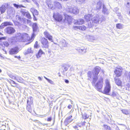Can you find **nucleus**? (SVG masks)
Here are the masks:
<instances>
[{
    "instance_id": "1",
    "label": "nucleus",
    "mask_w": 130,
    "mask_h": 130,
    "mask_svg": "<svg viewBox=\"0 0 130 130\" xmlns=\"http://www.w3.org/2000/svg\"><path fill=\"white\" fill-rule=\"evenodd\" d=\"M30 39V37L29 36L28 34L25 33H18L16 35V37H12L8 39V41H11L12 43L13 42H25L28 41Z\"/></svg>"
},
{
    "instance_id": "2",
    "label": "nucleus",
    "mask_w": 130,
    "mask_h": 130,
    "mask_svg": "<svg viewBox=\"0 0 130 130\" xmlns=\"http://www.w3.org/2000/svg\"><path fill=\"white\" fill-rule=\"evenodd\" d=\"M88 79L90 80L92 79V84L96 83L98 79L97 73H95L93 71H89L87 73Z\"/></svg>"
},
{
    "instance_id": "3",
    "label": "nucleus",
    "mask_w": 130,
    "mask_h": 130,
    "mask_svg": "<svg viewBox=\"0 0 130 130\" xmlns=\"http://www.w3.org/2000/svg\"><path fill=\"white\" fill-rule=\"evenodd\" d=\"M105 85L103 93L107 95H109L111 89V86L109 80L107 79L105 80Z\"/></svg>"
},
{
    "instance_id": "4",
    "label": "nucleus",
    "mask_w": 130,
    "mask_h": 130,
    "mask_svg": "<svg viewBox=\"0 0 130 130\" xmlns=\"http://www.w3.org/2000/svg\"><path fill=\"white\" fill-rule=\"evenodd\" d=\"M92 84L95 86L97 90H101L102 89L103 85V78L101 77H98L96 83Z\"/></svg>"
},
{
    "instance_id": "5",
    "label": "nucleus",
    "mask_w": 130,
    "mask_h": 130,
    "mask_svg": "<svg viewBox=\"0 0 130 130\" xmlns=\"http://www.w3.org/2000/svg\"><path fill=\"white\" fill-rule=\"evenodd\" d=\"M63 16L58 13H54L53 16V18L55 20L58 22H60L63 19Z\"/></svg>"
},
{
    "instance_id": "6",
    "label": "nucleus",
    "mask_w": 130,
    "mask_h": 130,
    "mask_svg": "<svg viewBox=\"0 0 130 130\" xmlns=\"http://www.w3.org/2000/svg\"><path fill=\"white\" fill-rule=\"evenodd\" d=\"M122 71V68L120 66H117L114 71V72L117 77L121 76Z\"/></svg>"
},
{
    "instance_id": "7",
    "label": "nucleus",
    "mask_w": 130,
    "mask_h": 130,
    "mask_svg": "<svg viewBox=\"0 0 130 130\" xmlns=\"http://www.w3.org/2000/svg\"><path fill=\"white\" fill-rule=\"evenodd\" d=\"M103 20L102 17H101L100 18V16L98 15H97L94 16L92 18L91 20L92 23H99V21H100L101 22Z\"/></svg>"
},
{
    "instance_id": "8",
    "label": "nucleus",
    "mask_w": 130,
    "mask_h": 130,
    "mask_svg": "<svg viewBox=\"0 0 130 130\" xmlns=\"http://www.w3.org/2000/svg\"><path fill=\"white\" fill-rule=\"evenodd\" d=\"M19 48L17 46H16L12 48L9 51V53L10 55H11L16 54L19 52Z\"/></svg>"
},
{
    "instance_id": "9",
    "label": "nucleus",
    "mask_w": 130,
    "mask_h": 130,
    "mask_svg": "<svg viewBox=\"0 0 130 130\" xmlns=\"http://www.w3.org/2000/svg\"><path fill=\"white\" fill-rule=\"evenodd\" d=\"M41 43L43 45V46L46 48L48 47V43L47 40L45 38H42L41 40Z\"/></svg>"
},
{
    "instance_id": "10",
    "label": "nucleus",
    "mask_w": 130,
    "mask_h": 130,
    "mask_svg": "<svg viewBox=\"0 0 130 130\" xmlns=\"http://www.w3.org/2000/svg\"><path fill=\"white\" fill-rule=\"evenodd\" d=\"M68 11L70 12L75 14H77L79 13L78 9L76 7L69 8Z\"/></svg>"
},
{
    "instance_id": "11",
    "label": "nucleus",
    "mask_w": 130,
    "mask_h": 130,
    "mask_svg": "<svg viewBox=\"0 0 130 130\" xmlns=\"http://www.w3.org/2000/svg\"><path fill=\"white\" fill-rule=\"evenodd\" d=\"M5 30L7 33L9 34H12L15 31L14 29L11 27H7Z\"/></svg>"
},
{
    "instance_id": "12",
    "label": "nucleus",
    "mask_w": 130,
    "mask_h": 130,
    "mask_svg": "<svg viewBox=\"0 0 130 130\" xmlns=\"http://www.w3.org/2000/svg\"><path fill=\"white\" fill-rule=\"evenodd\" d=\"M7 13L10 16L13 15L15 14V10L14 8L12 7H10L8 9Z\"/></svg>"
},
{
    "instance_id": "13",
    "label": "nucleus",
    "mask_w": 130,
    "mask_h": 130,
    "mask_svg": "<svg viewBox=\"0 0 130 130\" xmlns=\"http://www.w3.org/2000/svg\"><path fill=\"white\" fill-rule=\"evenodd\" d=\"M76 50L79 53L82 54L86 53L87 52L86 48L83 47H82L81 48L77 47L76 48Z\"/></svg>"
},
{
    "instance_id": "14",
    "label": "nucleus",
    "mask_w": 130,
    "mask_h": 130,
    "mask_svg": "<svg viewBox=\"0 0 130 130\" xmlns=\"http://www.w3.org/2000/svg\"><path fill=\"white\" fill-rule=\"evenodd\" d=\"M74 22L75 25H82L84 23V20L82 19H79L78 20H75Z\"/></svg>"
},
{
    "instance_id": "15",
    "label": "nucleus",
    "mask_w": 130,
    "mask_h": 130,
    "mask_svg": "<svg viewBox=\"0 0 130 130\" xmlns=\"http://www.w3.org/2000/svg\"><path fill=\"white\" fill-rule=\"evenodd\" d=\"M45 36L46 38H47L48 39L51 41L52 40V36L48 33V32L46 31L44 32V33Z\"/></svg>"
},
{
    "instance_id": "16",
    "label": "nucleus",
    "mask_w": 130,
    "mask_h": 130,
    "mask_svg": "<svg viewBox=\"0 0 130 130\" xmlns=\"http://www.w3.org/2000/svg\"><path fill=\"white\" fill-rule=\"evenodd\" d=\"M21 12L23 15H25L28 18L30 19L31 18V15L28 12H26L23 10H22Z\"/></svg>"
},
{
    "instance_id": "17",
    "label": "nucleus",
    "mask_w": 130,
    "mask_h": 130,
    "mask_svg": "<svg viewBox=\"0 0 130 130\" xmlns=\"http://www.w3.org/2000/svg\"><path fill=\"white\" fill-rule=\"evenodd\" d=\"M46 3L49 8L52 9L53 5L51 0H46Z\"/></svg>"
},
{
    "instance_id": "18",
    "label": "nucleus",
    "mask_w": 130,
    "mask_h": 130,
    "mask_svg": "<svg viewBox=\"0 0 130 130\" xmlns=\"http://www.w3.org/2000/svg\"><path fill=\"white\" fill-rule=\"evenodd\" d=\"M12 24L9 22H6L4 23H2L0 26V28H3L5 26H7V25H12Z\"/></svg>"
},
{
    "instance_id": "19",
    "label": "nucleus",
    "mask_w": 130,
    "mask_h": 130,
    "mask_svg": "<svg viewBox=\"0 0 130 130\" xmlns=\"http://www.w3.org/2000/svg\"><path fill=\"white\" fill-rule=\"evenodd\" d=\"M65 20H67L69 24H70L72 21V18L70 16L68 15H64Z\"/></svg>"
},
{
    "instance_id": "20",
    "label": "nucleus",
    "mask_w": 130,
    "mask_h": 130,
    "mask_svg": "<svg viewBox=\"0 0 130 130\" xmlns=\"http://www.w3.org/2000/svg\"><path fill=\"white\" fill-rule=\"evenodd\" d=\"M75 29L77 30L79 29V30H84L86 29V27L84 26H75L73 27Z\"/></svg>"
},
{
    "instance_id": "21",
    "label": "nucleus",
    "mask_w": 130,
    "mask_h": 130,
    "mask_svg": "<svg viewBox=\"0 0 130 130\" xmlns=\"http://www.w3.org/2000/svg\"><path fill=\"white\" fill-rule=\"evenodd\" d=\"M92 14H88L85 15V16L84 18L87 21H89L92 19Z\"/></svg>"
},
{
    "instance_id": "22",
    "label": "nucleus",
    "mask_w": 130,
    "mask_h": 130,
    "mask_svg": "<svg viewBox=\"0 0 130 130\" xmlns=\"http://www.w3.org/2000/svg\"><path fill=\"white\" fill-rule=\"evenodd\" d=\"M116 84L118 86H121L122 82L121 80L119 78H114Z\"/></svg>"
},
{
    "instance_id": "23",
    "label": "nucleus",
    "mask_w": 130,
    "mask_h": 130,
    "mask_svg": "<svg viewBox=\"0 0 130 130\" xmlns=\"http://www.w3.org/2000/svg\"><path fill=\"white\" fill-rule=\"evenodd\" d=\"M33 53V51L32 50L31 48V47L28 48L27 51L25 53V55H26L28 54H32Z\"/></svg>"
},
{
    "instance_id": "24",
    "label": "nucleus",
    "mask_w": 130,
    "mask_h": 130,
    "mask_svg": "<svg viewBox=\"0 0 130 130\" xmlns=\"http://www.w3.org/2000/svg\"><path fill=\"white\" fill-rule=\"evenodd\" d=\"M30 11L32 13L33 16L35 17L34 15H37L38 14V12L37 10L34 8H31L30 9Z\"/></svg>"
},
{
    "instance_id": "25",
    "label": "nucleus",
    "mask_w": 130,
    "mask_h": 130,
    "mask_svg": "<svg viewBox=\"0 0 130 130\" xmlns=\"http://www.w3.org/2000/svg\"><path fill=\"white\" fill-rule=\"evenodd\" d=\"M101 68L99 67L96 66L93 70L95 73H97V75H98L99 72L101 70Z\"/></svg>"
},
{
    "instance_id": "26",
    "label": "nucleus",
    "mask_w": 130,
    "mask_h": 130,
    "mask_svg": "<svg viewBox=\"0 0 130 130\" xmlns=\"http://www.w3.org/2000/svg\"><path fill=\"white\" fill-rule=\"evenodd\" d=\"M87 38L89 41H93L94 40H96L97 38L95 37L90 35H88L87 36Z\"/></svg>"
},
{
    "instance_id": "27",
    "label": "nucleus",
    "mask_w": 130,
    "mask_h": 130,
    "mask_svg": "<svg viewBox=\"0 0 130 130\" xmlns=\"http://www.w3.org/2000/svg\"><path fill=\"white\" fill-rule=\"evenodd\" d=\"M32 28L33 29V31L34 32L38 30V27L37 26L36 23H34L32 25Z\"/></svg>"
},
{
    "instance_id": "28",
    "label": "nucleus",
    "mask_w": 130,
    "mask_h": 130,
    "mask_svg": "<svg viewBox=\"0 0 130 130\" xmlns=\"http://www.w3.org/2000/svg\"><path fill=\"white\" fill-rule=\"evenodd\" d=\"M82 126H83V128L84 129H87V126H90V123H86L84 122L82 123Z\"/></svg>"
},
{
    "instance_id": "29",
    "label": "nucleus",
    "mask_w": 130,
    "mask_h": 130,
    "mask_svg": "<svg viewBox=\"0 0 130 130\" xmlns=\"http://www.w3.org/2000/svg\"><path fill=\"white\" fill-rule=\"evenodd\" d=\"M124 25L122 24L118 23L116 24V27L119 29H123L124 27Z\"/></svg>"
},
{
    "instance_id": "30",
    "label": "nucleus",
    "mask_w": 130,
    "mask_h": 130,
    "mask_svg": "<svg viewBox=\"0 0 130 130\" xmlns=\"http://www.w3.org/2000/svg\"><path fill=\"white\" fill-rule=\"evenodd\" d=\"M103 5L102 3L100 2H99L97 3L96 6V8L98 9H100L101 7L103 6Z\"/></svg>"
},
{
    "instance_id": "31",
    "label": "nucleus",
    "mask_w": 130,
    "mask_h": 130,
    "mask_svg": "<svg viewBox=\"0 0 130 130\" xmlns=\"http://www.w3.org/2000/svg\"><path fill=\"white\" fill-rule=\"evenodd\" d=\"M54 5L56 7L60 9L62 8V6L61 4L58 2H55L54 3Z\"/></svg>"
},
{
    "instance_id": "32",
    "label": "nucleus",
    "mask_w": 130,
    "mask_h": 130,
    "mask_svg": "<svg viewBox=\"0 0 130 130\" xmlns=\"http://www.w3.org/2000/svg\"><path fill=\"white\" fill-rule=\"evenodd\" d=\"M102 12L104 14H108L109 13V12L108 10L105 7L104 5H103V10Z\"/></svg>"
},
{
    "instance_id": "33",
    "label": "nucleus",
    "mask_w": 130,
    "mask_h": 130,
    "mask_svg": "<svg viewBox=\"0 0 130 130\" xmlns=\"http://www.w3.org/2000/svg\"><path fill=\"white\" fill-rule=\"evenodd\" d=\"M10 77L13 79H14L16 80L17 81L19 82H20L21 81V77H18L17 78L16 77L14 76H10Z\"/></svg>"
},
{
    "instance_id": "34",
    "label": "nucleus",
    "mask_w": 130,
    "mask_h": 130,
    "mask_svg": "<svg viewBox=\"0 0 130 130\" xmlns=\"http://www.w3.org/2000/svg\"><path fill=\"white\" fill-rule=\"evenodd\" d=\"M72 117V116H70L68 117L66 119L65 122H67L68 123H69L73 120H71V121L70 120V119H71Z\"/></svg>"
},
{
    "instance_id": "35",
    "label": "nucleus",
    "mask_w": 130,
    "mask_h": 130,
    "mask_svg": "<svg viewBox=\"0 0 130 130\" xmlns=\"http://www.w3.org/2000/svg\"><path fill=\"white\" fill-rule=\"evenodd\" d=\"M5 10V8L4 6L2 5L0 7V11L1 14L4 13Z\"/></svg>"
},
{
    "instance_id": "36",
    "label": "nucleus",
    "mask_w": 130,
    "mask_h": 130,
    "mask_svg": "<svg viewBox=\"0 0 130 130\" xmlns=\"http://www.w3.org/2000/svg\"><path fill=\"white\" fill-rule=\"evenodd\" d=\"M32 98L30 97L28 99L27 101V104H31L32 103Z\"/></svg>"
},
{
    "instance_id": "37",
    "label": "nucleus",
    "mask_w": 130,
    "mask_h": 130,
    "mask_svg": "<svg viewBox=\"0 0 130 130\" xmlns=\"http://www.w3.org/2000/svg\"><path fill=\"white\" fill-rule=\"evenodd\" d=\"M31 104H27V109L28 111L30 113L32 111V108L31 106Z\"/></svg>"
},
{
    "instance_id": "38",
    "label": "nucleus",
    "mask_w": 130,
    "mask_h": 130,
    "mask_svg": "<svg viewBox=\"0 0 130 130\" xmlns=\"http://www.w3.org/2000/svg\"><path fill=\"white\" fill-rule=\"evenodd\" d=\"M43 53L42 51L41 50H40L38 52L37 54L36 55L37 57V58L40 57Z\"/></svg>"
},
{
    "instance_id": "39",
    "label": "nucleus",
    "mask_w": 130,
    "mask_h": 130,
    "mask_svg": "<svg viewBox=\"0 0 130 130\" xmlns=\"http://www.w3.org/2000/svg\"><path fill=\"white\" fill-rule=\"evenodd\" d=\"M123 113L125 115H128L129 114V112L126 109H123L122 110Z\"/></svg>"
},
{
    "instance_id": "40",
    "label": "nucleus",
    "mask_w": 130,
    "mask_h": 130,
    "mask_svg": "<svg viewBox=\"0 0 130 130\" xmlns=\"http://www.w3.org/2000/svg\"><path fill=\"white\" fill-rule=\"evenodd\" d=\"M13 5L15 7H16L17 8H21V7H25L24 6L22 5H19L16 4H13Z\"/></svg>"
},
{
    "instance_id": "41",
    "label": "nucleus",
    "mask_w": 130,
    "mask_h": 130,
    "mask_svg": "<svg viewBox=\"0 0 130 130\" xmlns=\"http://www.w3.org/2000/svg\"><path fill=\"white\" fill-rule=\"evenodd\" d=\"M62 67L63 68L64 71H67L68 70L69 68L68 66L65 64H63V65H62Z\"/></svg>"
},
{
    "instance_id": "42",
    "label": "nucleus",
    "mask_w": 130,
    "mask_h": 130,
    "mask_svg": "<svg viewBox=\"0 0 130 130\" xmlns=\"http://www.w3.org/2000/svg\"><path fill=\"white\" fill-rule=\"evenodd\" d=\"M103 127L104 129L106 130L108 129V130H111V128L107 125H104Z\"/></svg>"
},
{
    "instance_id": "43",
    "label": "nucleus",
    "mask_w": 130,
    "mask_h": 130,
    "mask_svg": "<svg viewBox=\"0 0 130 130\" xmlns=\"http://www.w3.org/2000/svg\"><path fill=\"white\" fill-rule=\"evenodd\" d=\"M16 19L17 20L20 21H21L22 19L21 17L19 15H17L16 17Z\"/></svg>"
},
{
    "instance_id": "44",
    "label": "nucleus",
    "mask_w": 130,
    "mask_h": 130,
    "mask_svg": "<svg viewBox=\"0 0 130 130\" xmlns=\"http://www.w3.org/2000/svg\"><path fill=\"white\" fill-rule=\"evenodd\" d=\"M118 94V93L116 92L112 91L111 94V95L113 96H116Z\"/></svg>"
},
{
    "instance_id": "45",
    "label": "nucleus",
    "mask_w": 130,
    "mask_h": 130,
    "mask_svg": "<svg viewBox=\"0 0 130 130\" xmlns=\"http://www.w3.org/2000/svg\"><path fill=\"white\" fill-rule=\"evenodd\" d=\"M3 45L4 46L8 47L9 45V44L8 43L7 41H5L3 43Z\"/></svg>"
},
{
    "instance_id": "46",
    "label": "nucleus",
    "mask_w": 130,
    "mask_h": 130,
    "mask_svg": "<svg viewBox=\"0 0 130 130\" xmlns=\"http://www.w3.org/2000/svg\"><path fill=\"white\" fill-rule=\"evenodd\" d=\"M83 115V118L85 119L89 117V116L86 113H84Z\"/></svg>"
},
{
    "instance_id": "47",
    "label": "nucleus",
    "mask_w": 130,
    "mask_h": 130,
    "mask_svg": "<svg viewBox=\"0 0 130 130\" xmlns=\"http://www.w3.org/2000/svg\"><path fill=\"white\" fill-rule=\"evenodd\" d=\"M86 0H78V1L79 2V3L82 4L84 3Z\"/></svg>"
},
{
    "instance_id": "48",
    "label": "nucleus",
    "mask_w": 130,
    "mask_h": 130,
    "mask_svg": "<svg viewBox=\"0 0 130 130\" xmlns=\"http://www.w3.org/2000/svg\"><path fill=\"white\" fill-rule=\"evenodd\" d=\"M38 42L37 41H36L35 43V44L34 45V47H35L36 48H37V47L38 46Z\"/></svg>"
},
{
    "instance_id": "49",
    "label": "nucleus",
    "mask_w": 130,
    "mask_h": 130,
    "mask_svg": "<svg viewBox=\"0 0 130 130\" xmlns=\"http://www.w3.org/2000/svg\"><path fill=\"white\" fill-rule=\"evenodd\" d=\"M47 80L48 82H49V83H50L51 84H52L53 83V82L52 80H51L48 79Z\"/></svg>"
},
{
    "instance_id": "50",
    "label": "nucleus",
    "mask_w": 130,
    "mask_h": 130,
    "mask_svg": "<svg viewBox=\"0 0 130 130\" xmlns=\"http://www.w3.org/2000/svg\"><path fill=\"white\" fill-rule=\"evenodd\" d=\"M6 39V37H2L0 38V40H5Z\"/></svg>"
},
{
    "instance_id": "51",
    "label": "nucleus",
    "mask_w": 130,
    "mask_h": 130,
    "mask_svg": "<svg viewBox=\"0 0 130 130\" xmlns=\"http://www.w3.org/2000/svg\"><path fill=\"white\" fill-rule=\"evenodd\" d=\"M12 82H9H9L10 83V84H11V83L12 84H17V83H15V82L13 81V80H12Z\"/></svg>"
},
{
    "instance_id": "52",
    "label": "nucleus",
    "mask_w": 130,
    "mask_h": 130,
    "mask_svg": "<svg viewBox=\"0 0 130 130\" xmlns=\"http://www.w3.org/2000/svg\"><path fill=\"white\" fill-rule=\"evenodd\" d=\"M127 78L128 79H129V80H130V71L128 73Z\"/></svg>"
},
{
    "instance_id": "53",
    "label": "nucleus",
    "mask_w": 130,
    "mask_h": 130,
    "mask_svg": "<svg viewBox=\"0 0 130 130\" xmlns=\"http://www.w3.org/2000/svg\"><path fill=\"white\" fill-rule=\"evenodd\" d=\"M14 57L15 58H17L19 60H20L21 59V57L20 56H14Z\"/></svg>"
},
{
    "instance_id": "54",
    "label": "nucleus",
    "mask_w": 130,
    "mask_h": 130,
    "mask_svg": "<svg viewBox=\"0 0 130 130\" xmlns=\"http://www.w3.org/2000/svg\"><path fill=\"white\" fill-rule=\"evenodd\" d=\"M37 123H38L39 125H44L42 123L38 121H37Z\"/></svg>"
},
{
    "instance_id": "55",
    "label": "nucleus",
    "mask_w": 130,
    "mask_h": 130,
    "mask_svg": "<svg viewBox=\"0 0 130 130\" xmlns=\"http://www.w3.org/2000/svg\"><path fill=\"white\" fill-rule=\"evenodd\" d=\"M72 105H71L69 104L68 106V108H69V109H70L72 108Z\"/></svg>"
},
{
    "instance_id": "56",
    "label": "nucleus",
    "mask_w": 130,
    "mask_h": 130,
    "mask_svg": "<svg viewBox=\"0 0 130 130\" xmlns=\"http://www.w3.org/2000/svg\"><path fill=\"white\" fill-rule=\"evenodd\" d=\"M52 120V118L51 117H49L47 119V121H51Z\"/></svg>"
},
{
    "instance_id": "57",
    "label": "nucleus",
    "mask_w": 130,
    "mask_h": 130,
    "mask_svg": "<svg viewBox=\"0 0 130 130\" xmlns=\"http://www.w3.org/2000/svg\"><path fill=\"white\" fill-rule=\"evenodd\" d=\"M34 33H33L32 34V36H31V38L33 39L34 37H35V34H34Z\"/></svg>"
},
{
    "instance_id": "58",
    "label": "nucleus",
    "mask_w": 130,
    "mask_h": 130,
    "mask_svg": "<svg viewBox=\"0 0 130 130\" xmlns=\"http://www.w3.org/2000/svg\"><path fill=\"white\" fill-rule=\"evenodd\" d=\"M73 127L74 128L76 129V130H78V129L77 128V127L76 126H74Z\"/></svg>"
},
{
    "instance_id": "59",
    "label": "nucleus",
    "mask_w": 130,
    "mask_h": 130,
    "mask_svg": "<svg viewBox=\"0 0 130 130\" xmlns=\"http://www.w3.org/2000/svg\"><path fill=\"white\" fill-rule=\"evenodd\" d=\"M77 125L79 127H81L82 126V123L78 124H77Z\"/></svg>"
},
{
    "instance_id": "60",
    "label": "nucleus",
    "mask_w": 130,
    "mask_h": 130,
    "mask_svg": "<svg viewBox=\"0 0 130 130\" xmlns=\"http://www.w3.org/2000/svg\"><path fill=\"white\" fill-rule=\"evenodd\" d=\"M47 114H45V115H41V117H46L47 116Z\"/></svg>"
},
{
    "instance_id": "61",
    "label": "nucleus",
    "mask_w": 130,
    "mask_h": 130,
    "mask_svg": "<svg viewBox=\"0 0 130 130\" xmlns=\"http://www.w3.org/2000/svg\"><path fill=\"white\" fill-rule=\"evenodd\" d=\"M65 82L67 83H69V81L65 79Z\"/></svg>"
},
{
    "instance_id": "62",
    "label": "nucleus",
    "mask_w": 130,
    "mask_h": 130,
    "mask_svg": "<svg viewBox=\"0 0 130 130\" xmlns=\"http://www.w3.org/2000/svg\"><path fill=\"white\" fill-rule=\"evenodd\" d=\"M38 79L39 80H42V78H41L39 76V77H38Z\"/></svg>"
},
{
    "instance_id": "63",
    "label": "nucleus",
    "mask_w": 130,
    "mask_h": 130,
    "mask_svg": "<svg viewBox=\"0 0 130 130\" xmlns=\"http://www.w3.org/2000/svg\"><path fill=\"white\" fill-rule=\"evenodd\" d=\"M11 86L13 87H17V85H11Z\"/></svg>"
},
{
    "instance_id": "64",
    "label": "nucleus",
    "mask_w": 130,
    "mask_h": 130,
    "mask_svg": "<svg viewBox=\"0 0 130 130\" xmlns=\"http://www.w3.org/2000/svg\"><path fill=\"white\" fill-rule=\"evenodd\" d=\"M127 5H130V2H128L127 4Z\"/></svg>"
}]
</instances>
